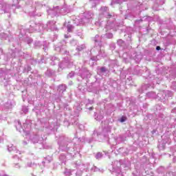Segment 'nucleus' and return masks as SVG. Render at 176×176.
Returning <instances> with one entry per match:
<instances>
[{"instance_id": "obj_1", "label": "nucleus", "mask_w": 176, "mask_h": 176, "mask_svg": "<svg viewBox=\"0 0 176 176\" xmlns=\"http://www.w3.org/2000/svg\"><path fill=\"white\" fill-rule=\"evenodd\" d=\"M95 47L91 50V54L93 57L91 58L92 61H97L101 57H105V52L101 48V41H100V36L96 35L94 38Z\"/></svg>"}, {"instance_id": "obj_2", "label": "nucleus", "mask_w": 176, "mask_h": 176, "mask_svg": "<svg viewBox=\"0 0 176 176\" xmlns=\"http://www.w3.org/2000/svg\"><path fill=\"white\" fill-rule=\"evenodd\" d=\"M93 16L94 14L91 12H84L74 20V23L77 25H83V24L90 23L93 20Z\"/></svg>"}, {"instance_id": "obj_3", "label": "nucleus", "mask_w": 176, "mask_h": 176, "mask_svg": "<svg viewBox=\"0 0 176 176\" xmlns=\"http://www.w3.org/2000/svg\"><path fill=\"white\" fill-rule=\"evenodd\" d=\"M31 129V124L28 123V121H25V123H23V126H21V122L19 121L16 125V130L21 133L22 131L25 134L26 136L30 134V129Z\"/></svg>"}, {"instance_id": "obj_4", "label": "nucleus", "mask_w": 176, "mask_h": 176, "mask_svg": "<svg viewBox=\"0 0 176 176\" xmlns=\"http://www.w3.org/2000/svg\"><path fill=\"white\" fill-rule=\"evenodd\" d=\"M63 10H64L63 8H58V6L54 7V9H51L47 10L48 14H51L52 16H57L58 13H60V14H64V12H63Z\"/></svg>"}, {"instance_id": "obj_5", "label": "nucleus", "mask_w": 176, "mask_h": 176, "mask_svg": "<svg viewBox=\"0 0 176 176\" xmlns=\"http://www.w3.org/2000/svg\"><path fill=\"white\" fill-rule=\"evenodd\" d=\"M163 96H164V98L158 100V101L166 99V97H171L173 96V92L170 91H160V93H158L156 96V97H163Z\"/></svg>"}, {"instance_id": "obj_6", "label": "nucleus", "mask_w": 176, "mask_h": 176, "mask_svg": "<svg viewBox=\"0 0 176 176\" xmlns=\"http://www.w3.org/2000/svg\"><path fill=\"white\" fill-rule=\"evenodd\" d=\"M44 28H46V27L43 26V25H36L35 29L34 30L32 28V26H30V29L26 30V32H34V31H42V30H44Z\"/></svg>"}, {"instance_id": "obj_7", "label": "nucleus", "mask_w": 176, "mask_h": 176, "mask_svg": "<svg viewBox=\"0 0 176 176\" xmlns=\"http://www.w3.org/2000/svg\"><path fill=\"white\" fill-rule=\"evenodd\" d=\"M104 16V17H111V14H109V10L107 7H102L100 9V16L102 17Z\"/></svg>"}, {"instance_id": "obj_8", "label": "nucleus", "mask_w": 176, "mask_h": 176, "mask_svg": "<svg viewBox=\"0 0 176 176\" xmlns=\"http://www.w3.org/2000/svg\"><path fill=\"white\" fill-rule=\"evenodd\" d=\"M47 30H51V31H57V27H56V21H49L46 25Z\"/></svg>"}, {"instance_id": "obj_9", "label": "nucleus", "mask_w": 176, "mask_h": 176, "mask_svg": "<svg viewBox=\"0 0 176 176\" xmlns=\"http://www.w3.org/2000/svg\"><path fill=\"white\" fill-rule=\"evenodd\" d=\"M120 162L118 161L114 162V164H113V169L116 173H118V174H120L121 170H120Z\"/></svg>"}, {"instance_id": "obj_10", "label": "nucleus", "mask_w": 176, "mask_h": 176, "mask_svg": "<svg viewBox=\"0 0 176 176\" xmlns=\"http://www.w3.org/2000/svg\"><path fill=\"white\" fill-rule=\"evenodd\" d=\"M8 150L9 151V152H13V153H16L14 156V159H17V154L20 155V153H21L20 151L16 150V147L13 146L12 144H11L10 146H8Z\"/></svg>"}, {"instance_id": "obj_11", "label": "nucleus", "mask_w": 176, "mask_h": 176, "mask_svg": "<svg viewBox=\"0 0 176 176\" xmlns=\"http://www.w3.org/2000/svg\"><path fill=\"white\" fill-rule=\"evenodd\" d=\"M156 94L155 92H148L147 93V96L150 97V98H155V100H162V98H164V95L162 96L156 97Z\"/></svg>"}, {"instance_id": "obj_12", "label": "nucleus", "mask_w": 176, "mask_h": 176, "mask_svg": "<svg viewBox=\"0 0 176 176\" xmlns=\"http://www.w3.org/2000/svg\"><path fill=\"white\" fill-rule=\"evenodd\" d=\"M72 65H73L72 63L62 62L59 65V67L63 69V68H65V67H68V68H69Z\"/></svg>"}, {"instance_id": "obj_13", "label": "nucleus", "mask_w": 176, "mask_h": 176, "mask_svg": "<svg viewBox=\"0 0 176 176\" xmlns=\"http://www.w3.org/2000/svg\"><path fill=\"white\" fill-rule=\"evenodd\" d=\"M89 77H90V72L85 69L82 72V74H81V78H82V79H85V78H89Z\"/></svg>"}, {"instance_id": "obj_14", "label": "nucleus", "mask_w": 176, "mask_h": 176, "mask_svg": "<svg viewBox=\"0 0 176 176\" xmlns=\"http://www.w3.org/2000/svg\"><path fill=\"white\" fill-rule=\"evenodd\" d=\"M58 90L59 93H64V91H65V90H67V87L64 85H59Z\"/></svg>"}, {"instance_id": "obj_15", "label": "nucleus", "mask_w": 176, "mask_h": 176, "mask_svg": "<svg viewBox=\"0 0 176 176\" xmlns=\"http://www.w3.org/2000/svg\"><path fill=\"white\" fill-rule=\"evenodd\" d=\"M31 140L33 144H38V142H39V135H36L34 137H32Z\"/></svg>"}, {"instance_id": "obj_16", "label": "nucleus", "mask_w": 176, "mask_h": 176, "mask_svg": "<svg viewBox=\"0 0 176 176\" xmlns=\"http://www.w3.org/2000/svg\"><path fill=\"white\" fill-rule=\"evenodd\" d=\"M89 3L91 5L92 8H94L96 5L100 3V0H89Z\"/></svg>"}, {"instance_id": "obj_17", "label": "nucleus", "mask_w": 176, "mask_h": 176, "mask_svg": "<svg viewBox=\"0 0 176 176\" xmlns=\"http://www.w3.org/2000/svg\"><path fill=\"white\" fill-rule=\"evenodd\" d=\"M98 137V135H101V129H99L98 131H94V137Z\"/></svg>"}, {"instance_id": "obj_18", "label": "nucleus", "mask_w": 176, "mask_h": 176, "mask_svg": "<svg viewBox=\"0 0 176 176\" xmlns=\"http://www.w3.org/2000/svg\"><path fill=\"white\" fill-rule=\"evenodd\" d=\"M72 170L66 169V170L65 171V175L67 176H70V175H72Z\"/></svg>"}, {"instance_id": "obj_19", "label": "nucleus", "mask_w": 176, "mask_h": 176, "mask_svg": "<svg viewBox=\"0 0 176 176\" xmlns=\"http://www.w3.org/2000/svg\"><path fill=\"white\" fill-rule=\"evenodd\" d=\"M22 111H23V113H28V107L23 106L22 107Z\"/></svg>"}, {"instance_id": "obj_20", "label": "nucleus", "mask_w": 176, "mask_h": 176, "mask_svg": "<svg viewBox=\"0 0 176 176\" xmlns=\"http://www.w3.org/2000/svg\"><path fill=\"white\" fill-rule=\"evenodd\" d=\"M67 31L68 32H71L72 31V29L74 28V27L72 26V25L68 24L67 25Z\"/></svg>"}, {"instance_id": "obj_21", "label": "nucleus", "mask_w": 176, "mask_h": 176, "mask_svg": "<svg viewBox=\"0 0 176 176\" xmlns=\"http://www.w3.org/2000/svg\"><path fill=\"white\" fill-rule=\"evenodd\" d=\"M76 49L78 50V52H82L83 49H85V45H81L76 47Z\"/></svg>"}, {"instance_id": "obj_22", "label": "nucleus", "mask_w": 176, "mask_h": 176, "mask_svg": "<svg viewBox=\"0 0 176 176\" xmlns=\"http://www.w3.org/2000/svg\"><path fill=\"white\" fill-rule=\"evenodd\" d=\"M112 27H113V23H111V25H106V30H112Z\"/></svg>"}, {"instance_id": "obj_23", "label": "nucleus", "mask_w": 176, "mask_h": 176, "mask_svg": "<svg viewBox=\"0 0 176 176\" xmlns=\"http://www.w3.org/2000/svg\"><path fill=\"white\" fill-rule=\"evenodd\" d=\"M96 159H101L102 157V154L101 153H98L96 155Z\"/></svg>"}, {"instance_id": "obj_24", "label": "nucleus", "mask_w": 176, "mask_h": 176, "mask_svg": "<svg viewBox=\"0 0 176 176\" xmlns=\"http://www.w3.org/2000/svg\"><path fill=\"white\" fill-rule=\"evenodd\" d=\"M75 75V73L74 72H70L68 75H67V78H73Z\"/></svg>"}, {"instance_id": "obj_25", "label": "nucleus", "mask_w": 176, "mask_h": 176, "mask_svg": "<svg viewBox=\"0 0 176 176\" xmlns=\"http://www.w3.org/2000/svg\"><path fill=\"white\" fill-rule=\"evenodd\" d=\"M107 38H109V39H111V38H112L113 36V34H112L111 33H107L106 34Z\"/></svg>"}, {"instance_id": "obj_26", "label": "nucleus", "mask_w": 176, "mask_h": 176, "mask_svg": "<svg viewBox=\"0 0 176 176\" xmlns=\"http://www.w3.org/2000/svg\"><path fill=\"white\" fill-rule=\"evenodd\" d=\"M99 169L98 168H97L96 166H94L92 168H91V171H95V172H97L98 171Z\"/></svg>"}, {"instance_id": "obj_27", "label": "nucleus", "mask_w": 176, "mask_h": 176, "mask_svg": "<svg viewBox=\"0 0 176 176\" xmlns=\"http://www.w3.org/2000/svg\"><path fill=\"white\" fill-rule=\"evenodd\" d=\"M103 116H98L96 119V120H101L103 119Z\"/></svg>"}, {"instance_id": "obj_28", "label": "nucleus", "mask_w": 176, "mask_h": 176, "mask_svg": "<svg viewBox=\"0 0 176 176\" xmlns=\"http://www.w3.org/2000/svg\"><path fill=\"white\" fill-rule=\"evenodd\" d=\"M14 167H15V168H20L21 166L19 164H14Z\"/></svg>"}, {"instance_id": "obj_29", "label": "nucleus", "mask_w": 176, "mask_h": 176, "mask_svg": "<svg viewBox=\"0 0 176 176\" xmlns=\"http://www.w3.org/2000/svg\"><path fill=\"white\" fill-rule=\"evenodd\" d=\"M27 167H32V162H28V164H27Z\"/></svg>"}, {"instance_id": "obj_30", "label": "nucleus", "mask_w": 176, "mask_h": 176, "mask_svg": "<svg viewBox=\"0 0 176 176\" xmlns=\"http://www.w3.org/2000/svg\"><path fill=\"white\" fill-rule=\"evenodd\" d=\"M159 149H164V145L162 146L161 144L158 145Z\"/></svg>"}, {"instance_id": "obj_31", "label": "nucleus", "mask_w": 176, "mask_h": 176, "mask_svg": "<svg viewBox=\"0 0 176 176\" xmlns=\"http://www.w3.org/2000/svg\"><path fill=\"white\" fill-rule=\"evenodd\" d=\"M60 160H63V159H65V155H61L59 157Z\"/></svg>"}, {"instance_id": "obj_32", "label": "nucleus", "mask_w": 176, "mask_h": 176, "mask_svg": "<svg viewBox=\"0 0 176 176\" xmlns=\"http://www.w3.org/2000/svg\"><path fill=\"white\" fill-rule=\"evenodd\" d=\"M23 31H24L23 29L21 30V34L22 36H24V35H25V33H24Z\"/></svg>"}, {"instance_id": "obj_33", "label": "nucleus", "mask_w": 176, "mask_h": 176, "mask_svg": "<svg viewBox=\"0 0 176 176\" xmlns=\"http://www.w3.org/2000/svg\"><path fill=\"white\" fill-rule=\"evenodd\" d=\"M100 71H101V72H105V71H107V69H105V67H102L100 69Z\"/></svg>"}, {"instance_id": "obj_34", "label": "nucleus", "mask_w": 176, "mask_h": 176, "mask_svg": "<svg viewBox=\"0 0 176 176\" xmlns=\"http://www.w3.org/2000/svg\"><path fill=\"white\" fill-rule=\"evenodd\" d=\"M118 45H122V43H123V41L122 40H118Z\"/></svg>"}, {"instance_id": "obj_35", "label": "nucleus", "mask_w": 176, "mask_h": 176, "mask_svg": "<svg viewBox=\"0 0 176 176\" xmlns=\"http://www.w3.org/2000/svg\"><path fill=\"white\" fill-rule=\"evenodd\" d=\"M77 167L78 168H83V167H85V165H77Z\"/></svg>"}, {"instance_id": "obj_36", "label": "nucleus", "mask_w": 176, "mask_h": 176, "mask_svg": "<svg viewBox=\"0 0 176 176\" xmlns=\"http://www.w3.org/2000/svg\"><path fill=\"white\" fill-rule=\"evenodd\" d=\"M126 121V120L124 119V118H122L121 119H120V122H122V123H123V122H125Z\"/></svg>"}, {"instance_id": "obj_37", "label": "nucleus", "mask_w": 176, "mask_h": 176, "mask_svg": "<svg viewBox=\"0 0 176 176\" xmlns=\"http://www.w3.org/2000/svg\"><path fill=\"white\" fill-rule=\"evenodd\" d=\"M156 50H160V47L157 46V47H156Z\"/></svg>"}, {"instance_id": "obj_38", "label": "nucleus", "mask_w": 176, "mask_h": 176, "mask_svg": "<svg viewBox=\"0 0 176 176\" xmlns=\"http://www.w3.org/2000/svg\"><path fill=\"white\" fill-rule=\"evenodd\" d=\"M32 43V39H30L29 41H28V43Z\"/></svg>"}, {"instance_id": "obj_39", "label": "nucleus", "mask_w": 176, "mask_h": 176, "mask_svg": "<svg viewBox=\"0 0 176 176\" xmlns=\"http://www.w3.org/2000/svg\"><path fill=\"white\" fill-rule=\"evenodd\" d=\"M107 132H108V133H111V128H109Z\"/></svg>"}, {"instance_id": "obj_40", "label": "nucleus", "mask_w": 176, "mask_h": 176, "mask_svg": "<svg viewBox=\"0 0 176 176\" xmlns=\"http://www.w3.org/2000/svg\"><path fill=\"white\" fill-rule=\"evenodd\" d=\"M116 1H111V5H113V3H115Z\"/></svg>"}, {"instance_id": "obj_41", "label": "nucleus", "mask_w": 176, "mask_h": 176, "mask_svg": "<svg viewBox=\"0 0 176 176\" xmlns=\"http://www.w3.org/2000/svg\"><path fill=\"white\" fill-rule=\"evenodd\" d=\"M65 38H68V36L67 34H65Z\"/></svg>"}, {"instance_id": "obj_42", "label": "nucleus", "mask_w": 176, "mask_h": 176, "mask_svg": "<svg viewBox=\"0 0 176 176\" xmlns=\"http://www.w3.org/2000/svg\"><path fill=\"white\" fill-rule=\"evenodd\" d=\"M91 109H93V107L89 108V111H91Z\"/></svg>"}, {"instance_id": "obj_43", "label": "nucleus", "mask_w": 176, "mask_h": 176, "mask_svg": "<svg viewBox=\"0 0 176 176\" xmlns=\"http://www.w3.org/2000/svg\"><path fill=\"white\" fill-rule=\"evenodd\" d=\"M78 175H82V172H80V173L78 174Z\"/></svg>"}, {"instance_id": "obj_44", "label": "nucleus", "mask_w": 176, "mask_h": 176, "mask_svg": "<svg viewBox=\"0 0 176 176\" xmlns=\"http://www.w3.org/2000/svg\"><path fill=\"white\" fill-rule=\"evenodd\" d=\"M2 119V116L0 115V120Z\"/></svg>"}, {"instance_id": "obj_45", "label": "nucleus", "mask_w": 176, "mask_h": 176, "mask_svg": "<svg viewBox=\"0 0 176 176\" xmlns=\"http://www.w3.org/2000/svg\"><path fill=\"white\" fill-rule=\"evenodd\" d=\"M24 144H25V145H27V142H24Z\"/></svg>"}, {"instance_id": "obj_46", "label": "nucleus", "mask_w": 176, "mask_h": 176, "mask_svg": "<svg viewBox=\"0 0 176 176\" xmlns=\"http://www.w3.org/2000/svg\"><path fill=\"white\" fill-rule=\"evenodd\" d=\"M3 35L6 36V34H3Z\"/></svg>"}, {"instance_id": "obj_47", "label": "nucleus", "mask_w": 176, "mask_h": 176, "mask_svg": "<svg viewBox=\"0 0 176 176\" xmlns=\"http://www.w3.org/2000/svg\"><path fill=\"white\" fill-rule=\"evenodd\" d=\"M104 131H105V129L103 130V132H104Z\"/></svg>"}]
</instances>
